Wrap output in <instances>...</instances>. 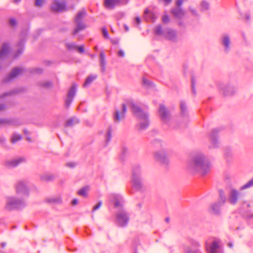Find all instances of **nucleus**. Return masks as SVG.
Masks as SVG:
<instances>
[{
	"label": "nucleus",
	"instance_id": "1",
	"mask_svg": "<svg viewBox=\"0 0 253 253\" xmlns=\"http://www.w3.org/2000/svg\"><path fill=\"white\" fill-rule=\"evenodd\" d=\"M189 169L192 172H198L204 175L209 170V164L203 154L197 153L193 156Z\"/></svg>",
	"mask_w": 253,
	"mask_h": 253
},
{
	"label": "nucleus",
	"instance_id": "2",
	"mask_svg": "<svg viewBox=\"0 0 253 253\" xmlns=\"http://www.w3.org/2000/svg\"><path fill=\"white\" fill-rule=\"evenodd\" d=\"M127 105H130L132 109V111L135 116L138 119L140 123V128L145 129L148 125L147 121V116L140 109L135 105L132 102L128 101Z\"/></svg>",
	"mask_w": 253,
	"mask_h": 253
},
{
	"label": "nucleus",
	"instance_id": "3",
	"mask_svg": "<svg viewBox=\"0 0 253 253\" xmlns=\"http://www.w3.org/2000/svg\"><path fill=\"white\" fill-rule=\"evenodd\" d=\"M24 205L23 201L19 200L14 197H9L7 198L6 208L11 210L16 208H19Z\"/></svg>",
	"mask_w": 253,
	"mask_h": 253
},
{
	"label": "nucleus",
	"instance_id": "4",
	"mask_svg": "<svg viewBox=\"0 0 253 253\" xmlns=\"http://www.w3.org/2000/svg\"><path fill=\"white\" fill-rule=\"evenodd\" d=\"M51 9L55 12H61L66 8L64 3L55 1L51 6Z\"/></svg>",
	"mask_w": 253,
	"mask_h": 253
},
{
	"label": "nucleus",
	"instance_id": "5",
	"mask_svg": "<svg viewBox=\"0 0 253 253\" xmlns=\"http://www.w3.org/2000/svg\"><path fill=\"white\" fill-rule=\"evenodd\" d=\"M156 159L163 164H167L168 159L164 151H158L155 154Z\"/></svg>",
	"mask_w": 253,
	"mask_h": 253
},
{
	"label": "nucleus",
	"instance_id": "6",
	"mask_svg": "<svg viewBox=\"0 0 253 253\" xmlns=\"http://www.w3.org/2000/svg\"><path fill=\"white\" fill-rule=\"evenodd\" d=\"M159 113L161 119L165 122H167L169 119V113L166 107L162 105H160Z\"/></svg>",
	"mask_w": 253,
	"mask_h": 253
},
{
	"label": "nucleus",
	"instance_id": "7",
	"mask_svg": "<svg viewBox=\"0 0 253 253\" xmlns=\"http://www.w3.org/2000/svg\"><path fill=\"white\" fill-rule=\"evenodd\" d=\"M123 112L121 114L119 111H117L115 113L114 119L116 121L120 122L122 119H124L125 116V114L126 112V105L123 104Z\"/></svg>",
	"mask_w": 253,
	"mask_h": 253
},
{
	"label": "nucleus",
	"instance_id": "8",
	"mask_svg": "<svg viewBox=\"0 0 253 253\" xmlns=\"http://www.w3.org/2000/svg\"><path fill=\"white\" fill-rule=\"evenodd\" d=\"M132 182L134 187L137 190H139L143 187V184L140 178L136 174H134L133 176Z\"/></svg>",
	"mask_w": 253,
	"mask_h": 253
},
{
	"label": "nucleus",
	"instance_id": "9",
	"mask_svg": "<svg viewBox=\"0 0 253 253\" xmlns=\"http://www.w3.org/2000/svg\"><path fill=\"white\" fill-rule=\"evenodd\" d=\"M120 1V0H105L104 5L108 9H113Z\"/></svg>",
	"mask_w": 253,
	"mask_h": 253
},
{
	"label": "nucleus",
	"instance_id": "10",
	"mask_svg": "<svg viewBox=\"0 0 253 253\" xmlns=\"http://www.w3.org/2000/svg\"><path fill=\"white\" fill-rule=\"evenodd\" d=\"M25 161V159L20 158L14 160H12L6 162V165L8 167H15L19 164Z\"/></svg>",
	"mask_w": 253,
	"mask_h": 253
},
{
	"label": "nucleus",
	"instance_id": "11",
	"mask_svg": "<svg viewBox=\"0 0 253 253\" xmlns=\"http://www.w3.org/2000/svg\"><path fill=\"white\" fill-rule=\"evenodd\" d=\"M117 219L120 224L122 225H125L128 221V217L126 214L121 213L118 215Z\"/></svg>",
	"mask_w": 253,
	"mask_h": 253
},
{
	"label": "nucleus",
	"instance_id": "12",
	"mask_svg": "<svg viewBox=\"0 0 253 253\" xmlns=\"http://www.w3.org/2000/svg\"><path fill=\"white\" fill-rule=\"evenodd\" d=\"M76 91V86H73L69 90L68 93V98L66 101V104L69 105L71 102L73 97L75 96Z\"/></svg>",
	"mask_w": 253,
	"mask_h": 253
},
{
	"label": "nucleus",
	"instance_id": "13",
	"mask_svg": "<svg viewBox=\"0 0 253 253\" xmlns=\"http://www.w3.org/2000/svg\"><path fill=\"white\" fill-rule=\"evenodd\" d=\"M17 192L18 194H27V188L23 182H20L18 183L17 186Z\"/></svg>",
	"mask_w": 253,
	"mask_h": 253
},
{
	"label": "nucleus",
	"instance_id": "14",
	"mask_svg": "<svg viewBox=\"0 0 253 253\" xmlns=\"http://www.w3.org/2000/svg\"><path fill=\"white\" fill-rule=\"evenodd\" d=\"M171 12L176 17L181 18L184 14V13L181 8L177 7L172 10Z\"/></svg>",
	"mask_w": 253,
	"mask_h": 253
},
{
	"label": "nucleus",
	"instance_id": "15",
	"mask_svg": "<svg viewBox=\"0 0 253 253\" xmlns=\"http://www.w3.org/2000/svg\"><path fill=\"white\" fill-rule=\"evenodd\" d=\"M22 72V69H20L19 68H15L12 71V72L9 76V77L10 79L13 78L21 74Z\"/></svg>",
	"mask_w": 253,
	"mask_h": 253
},
{
	"label": "nucleus",
	"instance_id": "16",
	"mask_svg": "<svg viewBox=\"0 0 253 253\" xmlns=\"http://www.w3.org/2000/svg\"><path fill=\"white\" fill-rule=\"evenodd\" d=\"M77 27L73 32V34L75 35L77 34L79 31L84 30L85 28V26L82 24L80 22H77Z\"/></svg>",
	"mask_w": 253,
	"mask_h": 253
},
{
	"label": "nucleus",
	"instance_id": "17",
	"mask_svg": "<svg viewBox=\"0 0 253 253\" xmlns=\"http://www.w3.org/2000/svg\"><path fill=\"white\" fill-rule=\"evenodd\" d=\"M97 78L96 75H91L89 77H88L86 80L85 83H84V86H86L87 85H89L94 80H95Z\"/></svg>",
	"mask_w": 253,
	"mask_h": 253
},
{
	"label": "nucleus",
	"instance_id": "18",
	"mask_svg": "<svg viewBox=\"0 0 253 253\" xmlns=\"http://www.w3.org/2000/svg\"><path fill=\"white\" fill-rule=\"evenodd\" d=\"M219 248L218 243L214 241L210 247V251L209 253H215L216 250Z\"/></svg>",
	"mask_w": 253,
	"mask_h": 253
},
{
	"label": "nucleus",
	"instance_id": "19",
	"mask_svg": "<svg viewBox=\"0 0 253 253\" xmlns=\"http://www.w3.org/2000/svg\"><path fill=\"white\" fill-rule=\"evenodd\" d=\"M238 193L236 191H233L231 194L230 202L232 204H234L236 203L237 200Z\"/></svg>",
	"mask_w": 253,
	"mask_h": 253
},
{
	"label": "nucleus",
	"instance_id": "20",
	"mask_svg": "<svg viewBox=\"0 0 253 253\" xmlns=\"http://www.w3.org/2000/svg\"><path fill=\"white\" fill-rule=\"evenodd\" d=\"M88 189V187L83 188L78 192V194L80 196L86 197L87 196V192Z\"/></svg>",
	"mask_w": 253,
	"mask_h": 253
},
{
	"label": "nucleus",
	"instance_id": "21",
	"mask_svg": "<svg viewBox=\"0 0 253 253\" xmlns=\"http://www.w3.org/2000/svg\"><path fill=\"white\" fill-rule=\"evenodd\" d=\"M175 37V34L173 31L169 30L167 32V38L169 40H173Z\"/></svg>",
	"mask_w": 253,
	"mask_h": 253
},
{
	"label": "nucleus",
	"instance_id": "22",
	"mask_svg": "<svg viewBox=\"0 0 253 253\" xmlns=\"http://www.w3.org/2000/svg\"><path fill=\"white\" fill-rule=\"evenodd\" d=\"M211 212H212L213 213L216 214L219 212V204H214L213 205L211 208Z\"/></svg>",
	"mask_w": 253,
	"mask_h": 253
},
{
	"label": "nucleus",
	"instance_id": "23",
	"mask_svg": "<svg viewBox=\"0 0 253 253\" xmlns=\"http://www.w3.org/2000/svg\"><path fill=\"white\" fill-rule=\"evenodd\" d=\"M79 123V121L76 119H71L69 120L66 123V126H73L74 124H78Z\"/></svg>",
	"mask_w": 253,
	"mask_h": 253
},
{
	"label": "nucleus",
	"instance_id": "24",
	"mask_svg": "<svg viewBox=\"0 0 253 253\" xmlns=\"http://www.w3.org/2000/svg\"><path fill=\"white\" fill-rule=\"evenodd\" d=\"M85 15V11H82L78 13L76 18L75 21L76 22H80L83 16Z\"/></svg>",
	"mask_w": 253,
	"mask_h": 253
},
{
	"label": "nucleus",
	"instance_id": "25",
	"mask_svg": "<svg viewBox=\"0 0 253 253\" xmlns=\"http://www.w3.org/2000/svg\"><path fill=\"white\" fill-rule=\"evenodd\" d=\"M22 138V136L19 134H14L11 138V141L13 143H15L16 142L21 140Z\"/></svg>",
	"mask_w": 253,
	"mask_h": 253
},
{
	"label": "nucleus",
	"instance_id": "26",
	"mask_svg": "<svg viewBox=\"0 0 253 253\" xmlns=\"http://www.w3.org/2000/svg\"><path fill=\"white\" fill-rule=\"evenodd\" d=\"M223 43L225 47L228 48L229 46L230 40L228 37L226 36L224 38Z\"/></svg>",
	"mask_w": 253,
	"mask_h": 253
},
{
	"label": "nucleus",
	"instance_id": "27",
	"mask_svg": "<svg viewBox=\"0 0 253 253\" xmlns=\"http://www.w3.org/2000/svg\"><path fill=\"white\" fill-rule=\"evenodd\" d=\"M253 186V178L250 180L249 182H248L246 185H245L243 187L242 189H246L248 188L251 186Z\"/></svg>",
	"mask_w": 253,
	"mask_h": 253
},
{
	"label": "nucleus",
	"instance_id": "28",
	"mask_svg": "<svg viewBox=\"0 0 253 253\" xmlns=\"http://www.w3.org/2000/svg\"><path fill=\"white\" fill-rule=\"evenodd\" d=\"M103 36L106 39H109V37L107 31L105 28H103L102 30Z\"/></svg>",
	"mask_w": 253,
	"mask_h": 253
},
{
	"label": "nucleus",
	"instance_id": "29",
	"mask_svg": "<svg viewBox=\"0 0 253 253\" xmlns=\"http://www.w3.org/2000/svg\"><path fill=\"white\" fill-rule=\"evenodd\" d=\"M9 123V121L5 119H1L0 120V126H3L4 125L7 124Z\"/></svg>",
	"mask_w": 253,
	"mask_h": 253
},
{
	"label": "nucleus",
	"instance_id": "30",
	"mask_svg": "<svg viewBox=\"0 0 253 253\" xmlns=\"http://www.w3.org/2000/svg\"><path fill=\"white\" fill-rule=\"evenodd\" d=\"M169 17L168 16V15H164L163 17V21L164 23H167L169 22Z\"/></svg>",
	"mask_w": 253,
	"mask_h": 253
},
{
	"label": "nucleus",
	"instance_id": "31",
	"mask_svg": "<svg viewBox=\"0 0 253 253\" xmlns=\"http://www.w3.org/2000/svg\"><path fill=\"white\" fill-rule=\"evenodd\" d=\"M102 206V202H99L95 206H94L93 208V211H95L98 209H99Z\"/></svg>",
	"mask_w": 253,
	"mask_h": 253
},
{
	"label": "nucleus",
	"instance_id": "32",
	"mask_svg": "<svg viewBox=\"0 0 253 253\" xmlns=\"http://www.w3.org/2000/svg\"><path fill=\"white\" fill-rule=\"evenodd\" d=\"M42 0H36V5L38 7H41L42 5Z\"/></svg>",
	"mask_w": 253,
	"mask_h": 253
},
{
	"label": "nucleus",
	"instance_id": "33",
	"mask_svg": "<svg viewBox=\"0 0 253 253\" xmlns=\"http://www.w3.org/2000/svg\"><path fill=\"white\" fill-rule=\"evenodd\" d=\"M156 33L158 35L161 34L162 33V28L161 26H158L157 27L156 29Z\"/></svg>",
	"mask_w": 253,
	"mask_h": 253
},
{
	"label": "nucleus",
	"instance_id": "34",
	"mask_svg": "<svg viewBox=\"0 0 253 253\" xmlns=\"http://www.w3.org/2000/svg\"><path fill=\"white\" fill-rule=\"evenodd\" d=\"M144 13L145 14H150V16H152V17L155 18H156L154 16V14L153 13L151 12L148 9H146L144 11Z\"/></svg>",
	"mask_w": 253,
	"mask_h": 253
},
{
	"label": "nucleus",
	"instance_id": "35",
	"mask_svg": "<svg viewBox=\"0 0 253 253\" xmlns=\"http://www.w3.org/2000/svg\"><path fill=\"white\" fill-rule=\"evenodd\" d=\"M8 45L6 44H4L3 45L2 50L1 51V53H5L6 51V50L8 49Z\"/></svg>",
	"mask_w": 253,
	"mask_h": 253
},
{
	"label": "nucleus",
	"instance_id": "36",
	"mask_svg": "<svg viewBox=\"0 0 253 253\" xmlns=\"http://www.w3.org/2000/svg\"><path fill=\"white\" fill-rule=\"evenodd\" d=\"M202 7L204 9H207L208 8V6H209V4L208 3L206 2H203L202 3Z\"/></svg>",
	"mask_w": 253,
	"mask_h": 253
},
{
	"label": "nucleus",
	"instance_id": "37",
	"mask_svg": "<svg viewBox=\"0 0 253 253\" xmlns=\"http://www.w3.org/2000/svg\"><path fill=\"white\" fill-rule=\"evenodd\" d=\"M180 107L182 112L186 109V105L184 103H181Z\"/></svg>",
	"mask_w": 253,
	"mask_h": 253
},
{
	"label": "nucleus",
	"instance_id": "38",
	"mask_svg": "<svg viewBox=\"0 0 253 253\" xmlns=\"http://www.w3.org/2000/svg\"><path fill=\"white\" fill-rule=\"evenodd\" d=\"M10 23L11 25L12 26H15L16 24V20L14 19H11L10 20Z\"/></svg>",
	"mask_w": 253,
	"mask_h": 253
},
{
	"label": "nucleus",
	"instance_id": "39",
	"mask_svg": "<svg viewBox=\"0 0 253 253\" xmlns=\"http://www.w3.org/2000/svg\"><path fill=\"white\" fill-rule=\"evenodd\" d=\"M143 83L144 84H145L146 85H148L149 84V81L144 78L143 79Z\"/></svg>",
	"mask_w": 253,
	"mask_h": 253
},
{
	"label": "nucleus",
	"instance_id": "40",
	"mask_svg": "<svg viewBox=\"0 0 253 253\" xmlns=\"http://www.w3.org/2000/svg\"><path fill=\"white\" fill-rule=\"evenodd\" d=\"M183 1L182 0H177L176 1V4L178 7H179L181 6V5L182 4Z\"/></svg>",
	"mask_w": 253,
	"mask_h": 253
},
{
	"label": "nucleus",
	"instance_id": "41",
	"mask_svg": "<svg viewBox=\"0 0 253 253\" xmlns=\"http://www.w3.org/2000/svg\"><path fill=\"white\" fill-rule=\"evenodd\" d=\"M119 55L121 57H124L125 56V52L122 50H120L119 51Z\"/></svg>",
	"mask_w": 253,
	"mask_h": 253
},
{
	"label": "nucleus",
	"instance_id": "42",
	"mask_svg": "<svg viewBox=\"0 0 253 253\" xmlns=\"http://www.w3.org/2000/svg\"><path fill=\"white\" fill-rule=\"evenodd\" d=\"M78 50L80 52H81V53L83 52L84 51V46L82 45V46L78 47Z\"/></svg>",
	"mask_w": 253,
	"mask_h": 253
},
{
	"label": "nucleus",
	"instance_id": "43",
	"mask_svg": "<svg viewBox=\"0 0 253 253\" xmlns=\"http://www.w3.org/2000/svg\"><path fill=\"white\" fill-rule=\"evenodd\" d=\"M135 20L137 24H139L141 22V20L138 17L135 18Z\"/></svg>",
	"mask_w": 253,
	"mask_h": 253
},
{
	"label": "nucleus",
	"instance_id": "44",
	"mask_svg": "<svg viewBox=\"0 0 253 253\" xmlns=\"http://www.w3.org/2000/svg\"><path fill=\"white\" fill-rule=\"evenodd\" d=\"M78 203V200L77 199H74L72 201V204L73 205H76Z\"/></svg>",
	"mask_w": 253,
	"mask_h": 253
},
{
	"label": "nucleus",
	"instance_id": "45",
	"mask_svg": "<svg viewBox=\"0 0 253 253\" xmlns=\"http://www.w3.org/2000/svg\"><path fill=\"white\" fill-rule=\"evenodd\" d=\"M166 2V4L167 5L170 3L171 0H163Z\"/></svg>",
	"mask_w": 253,
	"mask_h": 253
},
{
	"label": "nucleus",
	"instance_id": "46",
	"mask_svg": "<svg viewBox=\"0 0 253 253\" xmlns=\"http://www.w3.org/2000/svg\"><path fill=\"white\" fill-rule=\"evenodd\" d=\"M44 178L45 179V180H50L52 179V177H46V176H45L44 177Z\"/></svg>",
	"mask_w": 253,
	"mask_h": 253
},
{
	"label": "nucleus",
	"instance_id": "47",
	"mask_svg": "<svg viewBox=\"0 0 253 253\" xmlns=\"http://www.w3.org/2000/svg\"><path fill=\"white\" fill-rule=\"evenodd\" d=\"M124 27H125V30L126 31H128V30H129L128 27L127 26H126V25L124 26Z\"/></svg>",
	"mask_w": 253,
	"mask_h": 253
},
{
	"label": "nucleus",
	"instance_id": "48",
	"mask_svg": "<svg viewBox=\"0 0 253 253\" xmlns=\"http://www.w3.org/2000/svg\"><path fill=\"white\" fill-rule=\"evenodd\" d=\"M166 221L167 222H169V217H167L166 218Z\"/></svg>",
	"mask_w": 253,
	"mask_h": 253
},
{
	"label": "nucleus",
	"instance_id": "49",
	"mask_svg": "<svg viewBox=\"0 0 253 253\" xmlns=\"http://www.w3.org/2000/svg\"><path fill=\"white\" fill-rule=\"evenodd\" d=\"M108 135L109 138L110 139L111 136V133L110 132H108Z\"/></svg>",
	"mask_w": 253,
	"mask_h": 253
},
{
	"label": "nucleus",
	"instance_id": "50",
	"mask_svg": "<svg viewBox=\"0 0 253 253\" xmlns=\"http://www.w3.org/2000/svg\"><path fill=\"white\" fill-rule=\"evenodd\" d=\"M119 204L118 202H117L116 203H115V206L116 207H117V206H119Z\"/></svg>",
	"mask_w": 253,
	"mask_h": 253
},
{
	"label": "nucleus",
	"instance_id": "51",
	"mask_svg": "<svg viewBox=\"0 0 253 253\" xmlns=\"http://www.w3.org/2000/svg\"><path fill=\"white\" fill-rule=\"evenodd\" d=\"M3 108H4V107H3V106H0V110H2V109H3Z\"/></svg>",
	"mask_w": 253,
	"mask_h": 253
},
{
	"label": "nucleus",
	"instance_id": "52",
	"mask_svg": "<svg viewBox=\"0 0 253 253\" xmlns=\"http://www.w3.org/2000/svg\"><path fill=\"white\" fill-rule=\"evenodd\" d=\"M68 165L70 167H73L74 166V165L73 164H72V165H70V164H68Z\"/></svg>",
	"mask_w": 253,
	"mask_h": 253
},
{
	"label": "nucleus",
	"instance_id": "53",
	"mask_svg": "<svg viewBox=\"0 0 253 253\" xmlns=\"http://www.w3.org/2000/svg\"><path fill=\"white\" fill-rule=\"evenodd\" d=\"M101 57L102 58L104 57V54L103 53H101Z\"/></svg>",
	"mask_w": 253,
	"mask_h": 253
},
{
	"label": "nucleus",
	"instance_id": "54",
	"mask_svg": "<svg viewBox=\"0 0 253 253\" xmlns=\"http://www.w3.org/2000/svg\"><path fill=\"white\" fill-rule=\"evenodd\" d=\"M229 246L230 247H233V245L231 243H229Z\"/></svg>",
	"mask_w": 253,
	"mask_h": 253
},
{
	"label": "nucleus",
	"instance_id": "55",
	"mask_svg": "<svg viewBox=\"0 0 253 253\" xmlns=\"http://www.w3.org/2000/svg\"><path fill=\"white\" fill-rule=\"evenodd\" d=\"M20 0H14L15 2H17L18 1H19Z\"/></svg>",
	"mask_w": 253,
	"mask_h": 253
},
{
	"label": "nucleus",
	"instance_id": "56",
	"mask_svg": "<svg viewBox=\"0 0 253 253\" xmlns=\"http://www.w3.org/2000/svg\"><path fill=\"white\" fill-rule=\"evenodd\" d=\"M191 10V11H192V12L194 13V12H195V11H194V10Z\"/></svg>",
	"mask_w": 253,
	"mask_h": 253
},
{
	"label": "nucleus",
	"instance_id": "57",
	"mask_svg": "<svg viewBox=\"0 0 253 253\" xmlns=\"http://www.w3.org/2000/svg\"><path fill=\"white\" fill-rule=\"evenodd\" d=\"M104 63L102 62V65L103 66H104Z\"/></svg>",
	"mask_w": 253,
	"mask_h": 253
}]
</instances>
